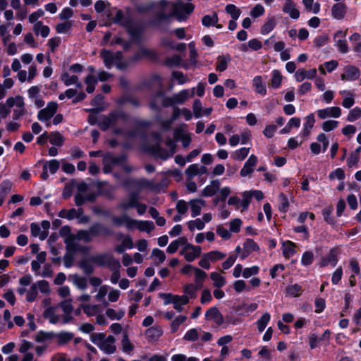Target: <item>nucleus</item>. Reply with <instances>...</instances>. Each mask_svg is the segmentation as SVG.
Returning <instances> with one entry per match:
<instances>
[{
	"label": "nucleus",
	"mask_w": 361,
	"mask_h": 361,
	"mask_svg": "<svg viewBox=\"0 0 361 361\" xmlns=\"http://www.w3.org/2000/svg\"><path fill=\"white\" fill-rule=\"evenodd\" d=\"M91 341L106 354H113L116 350V339L113 336L106 337L104 333H94L91 335Z\"/></svg>",
	"instance_id": "1"
},
{
	"label": "nucleus",
	"mask_w": 361,
	"mask_h": 361,
	"mask_svg": "<svg viewBox=\"0 0 361 361\" xmlns=\"http://www.w3.org/2000/svg\"><path fill=\"white\" fill-rule=\"evenodd\" d=\"M194 8L195 6L192 3H184L181 0H177L171 4V15H173L179 21L185 20Z\"/></svg>",
	"instance_id": "2"
},
{
	"label": "nucleus",
	"mask_w": 361,
	"mask_h": 361,
	"mask_svg": "<svg viewBox=\"0 0 361 361\" xmlns=\"http://www.w3.org/2000/svg\"><path fill=\"white\" fill-rule=\"evenodd\" d=\"M126 160L125 155L115 156L111 153H106L102 159L103 171L105 173L111 172L114 166L122 165Z\"/></svg>",
	"instance_id": "3"
},
{
	"label": "nucleus",
	"mask_w": 361,
	"mask_h": 361,
	"mask_svg": "<svg viewBox=\"0 0 361 361\" xmlns=\"http://www.w3.org/2000/svg\"><path fill=\"white\" fill-rule=\"evenodd\" d=\"M171 103L169 102V97H166L163 92H157L151 99L149 106L154 111H159L160 106H171Z\"/></svg>",
	"instance_id": "4"
},
{
	"label": "nucleus",
	"mask_w": 361,
	"mask_h": 361,
	"mask_svg": "<svg viewBox=\"0 0 361 361\" xmlns=\"http://www.w3.org/2000/svg\"><path fill=\"white\" fill-rule=\"evenodd\" d=\"M173 4V2L166 0H161L157 3L156 9L158 11V17L160 20H167L173 16V15H171V4Z\"/></svg>",
	"instance_id": "5"
},
{
	"label": "nucleus",
	"mask_w": 361,
	"mask_h": 361,
	"mask_svg": "<svg viewBox=\"0 0 361 361\" xmlns=\"http://www.w3.org/2000/svg\"><path fill=\"white\" fill-rule=\"evenodd\" d=\"M89 229L90 231L92 238L99 236L107 237L114 234V232L111 229L99 222L94 223Z\"/></svg>",
	"instance_id": "6"
},
{
	"label": "nucleus",
	"mask_w": 361,
	"mask_h": 361,
	"mask_svg": "<svg viewBox=\"0 0 361 361\" xmlns=\"http://www.w3.org/2000/svg\"><path fill=\"white\" fill-rule=\"evenodd\" d=\"M58 109L56 102H51L48 103L46 108L38 112L37 118L40 121H48L56 114Z\"/></svg>",
	"instance_id": "7"
},
{
	"label": "nucleus",
	"mask_w": 361,
	"mask_h": 361,
	"mask_svg": "<svg viewBox=\"0 0 361 361\" xmlns=\"http://www.w3.org/2000/svg\"><path fill=\"white\" fill-rule=\"evenodd\" d=\"M180 254L188 262H192L201 255V247L192 245H186L181 250Z\"/></svg>",
	"instance_id": "8"
},
{
	"label": "nucleus",
	"mask_w": 361,
	"mask_h": 361,
	"mask_svg": "<svg viewBox=\"0 0 361 361\" xmlns=\"http://www.w3.org/2000/svg\"><path fill=\"white\" fill-rule=\"evenodd\" d=\"M123 27L127 30L132 39L136 42L140 40L143 30L141 25L131 20L130 22L123 23Z\"/></svg>",
	"instance_id": "9"
},
{
	"label": "nucleus",
	"mask_w": 361,
	"mask_h": 361,
	"mask_svg": "<svg viewBox=\"0 0 361 361\" xmlns=\"http://www.w3.org/2000/svg\"><path fill=\"white\" fill-rule=\"evenodd\" d=\"M98 195L104 196L108 200L114 199L115 188L106 182H97Z\"/></svg>",
	"instance_id": "10"
},
{
	"label": "nucleus",
	"mask_w": 361,
	"mask_h": 361,
	"mask_svg": "<svg viewBox=\"0 0 361 361\" xmlns=\"http://www.w3.org/2000/svg\"><path fill=\"white\" fill-rule=\"evenodd\" d=\"M138 200L139 194L137 192H133L120 202L118 207L123 210H128L130 208H133L137 205Z\"/></svg>",
	"instance_id": "11"
},
{
	"label": "nucleus",
	"mask_w": 361,
	"mask_h": 361,
	"mask_svg": "<svg viewBox=\"0 0 361 361\" xmlns=\"http://www.w3.org/2000/svg\"><path fill=\"white\" fill-rule=\"evenodd\" d=\"M195 88L192 89V93L190 95L189 91L187 90H184L178 92V94H173L172 97H169V102L171 103V106L175 104H182L187 101L190 97H192L195 94L194 93Z\"/></svg>",
	"instance_id": "12"
},
{
	"label": "nucleus",
	"mask_w": 361,
	"mask_h": 361,
	"mask_svg": "<svg viewBox=\"0 0 361 361\" xmlns=\"http://www.w3.org/2000/svg\"><path fill=\"white\" fill-rule=\"evenodd\" d=\"M340 252L338 247L332 248L326 257H322L320 267H324L327 264L332 263L333 266L335 267L338 261V255Z\"/></svg>",
	"instance_id": "13"
},
{
	"label": "nucleus",
	"mask_w": 361,
	"mask_h": 361,
	"mask_svg": "<svg viewBox=\"0 0 361 361\" xmlns=\"http://www.w3.org/2000/svg\"><path fill=\"white\" fill-rule=\"evenodd\" d=\"M206 319L214 321L218 326L224 323V318L217 307L209 309L205 314Z\"/></svg>",
	"instance_id": "14"
},
{
	"label": "nucleus",
	"mask_w": 361,
	"mask_h": 361,
	"mask_svg": "<svg viewBox=\"0 0 361 361\" xmlns=\"http://www.w3.org/2000/svg\"><path fill=\"white\" fill-rule=\"evenodd\" d=\"M149 150L154 157H159L163 160H166L174 154L173 151H167L161 148L159 145L149 147Z\"/></svg>",
	"instance_id": "15"
},
{
	"label": "nucleus",
	"mask_w": 361,
	"mask_h": 361,
	"mask_svg": "<svg viewBox=\"0 0 361 361\" xmlns=\"http://www.w3.org/2000/svg\"><path fill=\"white\" fill-rule=\"evenodd\" d=\"M341 110L339 107L334 106L320 109L317 111V115L321 119H324L327 117L338 118L341 116Z\"/></svg>",
	"instance_id": "16"
},
{
	"label": "nucleus",
	"mask_w": 361,
	"mask_h": 361,
	"mask_svg": "<svg viewBox=\"0 0 361 361\" xmlns=\"http://www.w3.org/2000/svg\"><path fill=\"white\" fill-rule=\"evenodd\" d=\"M257 158L254 154H252L247 161L245 162L244 166L240 171V176L245 177L250 174L253 171V167L256 166Z\"/></svg>",
	"instance_id": "17"
},
{
	"label": "nucleus",
	"mask_w": 361,
	"mask_h": 361,
	"mask_svg": "<svg viewBox=\"0 0 361 361\" xmlns=\"http://www.w3.org/2000/svg\"><path fill=\"white\" fill-rule=\"evenodd\" d=\"M192 216L195 217L200 214L202 207L205 206V201L202 199H194L189 202Z\"/></svg>",
	"instance_id": "18"
},
{
	"label": "nucleus",
	"mask_w": 361,
	"mask_h": 361,
	"mask_svg": "<svg viewBox=\"0 0 361 361\" xmlns=\"http://www.w3.org/2000/svg\"><path fill=\"white\" fill-rule=\"evenodd\" d=\"M360 75L359 70L355 66H348L345 69V73L341 75L343 80H353L358 78Z\"/></svg>",
	"instance_id": "19"
},
{
	"label": "nucleus",
	"mask_w": 361,
	"mask_h": 361,
	"mask_svg": "<svg viewBox=\"0 0 361 361\" xmlns=\"http://www.w3.org/2000/svg\"><path fill=\"white\" fill-rule=\"evenodd\" d=\"M100 56L103 59L104 63L107 68L110 69L114 65H115L116 61L112 51L106 49H102L100 51Z\"/></svg>",
	"instance_id": "20"
},
{
	"label": "nucleus",
	"mask_w": 361,
	"mask_h": 361,
	"mask_svg": "<svg viewBox=\"0 0 361 361\" xmlns=\"http://www.w3.org/2000/svg\"><path fill=\"white\" fill-rule=\"evenodd\" d=\"M316 75L317 70L315 68L311 69L309 71H306L304 69H299L295 72V77L297 81L301 82L306 78L312 79L315 78Z\"/></svg>",
	"instance_id": "21"
},
{
	"label": "nucleus",
	"mask_w": 361,
	"mask_h": 361,
	"mask_svg": "<svg viewBox=\"0 0 361 361\" xmlns=\"http://www.w3.org/2000/svg\"><path fill=\"white\" fill-rule=\"evenodd\" d=\"M163 331L159 326H152L147 329L145 335L150 342L156 341L162 335Z\"/></svg>",
	"instance_id": "22"
},
{
	"label": "nucleus",
	"mask_w": 361,
	"mask_h": 361,
	"mask_svg": "<svg viewBox=\"0 0 361 361\" xmlns=\"http://www.w3.org/2000/svg\"><path fill=\"white\" fill-rule=\"evenodd\" d=\"M111 254L110 253H103L95 255L90 257V260L94 263L97 264L98 266L104 267L106 265L109 259H110Z\"/></svg>",
	"instance_id": "23"
},
{
	"label": "nucleus",
	"mask_w": 361,
	"mask_h": 361,
	"mask_svg": "<svg viewBox=\"0 0 361 361\" xmlns=\"http://www.w3.org/2000/svg\"><path fill=\"white\" fill-rule=\"evenodd\" d=\"M346 12V6L343 3H337L332 6V16L338 20L343 18Z\"/></svg>",
	"instance_id": "24"
},
{
	"label": "nucleus",
	"mask_w": 361,
	"mask_h": 361,
	"mask_svg": "<svg viewBox=\"0 0 361 361\" xmlns=\"http://www.w3.org/2000/svg\"><path fill=\"white\" fill-rule=\"evenodd\" d=\"M73 334L71 332L54 333V338H56L59 345H65L73 338Z\"/></svg>",
	"instance_id": "25"
},
{
	"label": "nucleus",
	"mask_w": 361,
	"mask_h": 361,
	"mask_svg": "<svg viewBox=\"0 0 361 361\" xmlns=\"http://www.w3.org/2000/svg\"><path fill=\"white\" fill-rule=\"evenodd\" d=\"M283 11L289 14L290 17L293 19H298L300 16V12L295 8V4L294 2L284 4Z\"/></svg>",
	"instance_id": "26"
},
{
	"label": "nucleus",
	"mask_w": 361,
	"mask_h": 361,
	"mask_svg": "<svg viewBox=\"0 0 361 361\" xmlns=\"http://www.w3.org/2000/svg\"><path fill=\"white\" fill-rule=\"evenodd\" d=\"M220 183L218 180H212L211 184L207 185L202 192L203 196H212L219 189Z\"/></svg>",
	"instance_id": "27"
},
{
	"label": "nucleus",
	"mask_w": 361,
	"mask_h": 361,
	"mask_svg": "<svg viewBox=\"0 0 361 361\" xmlns=\"http://www.w3.org/2000/svg\"><path fill=\"white\" fill-rule=\"evenodd\" d=\"M56 309L54 307H49L43 313L44 317L52 324H56L59 321V316L56 314Z\"/></svg>",
	"instance_id": "28"
},
{
	"label": "nucleus",
	"mask_w": 361,
	"mask_h": 361,
	"mask_svg": "<svg viewBox=\"0 0 361 361\" xmlns=\"http://www.w3.org/2000/svg\"><path fill=\"white\" fill-rule=\"evenodd\" d=\"M123 338L121 341L122 350L124 353L130 354L134 350V345L131 343L126 331L123 332Z\"/></svg>",
	"instance_id": "29"
},
{
	"label": "nucleus",
	"mask_w": 361,
	"mask_h": 361,
	"mask_svg": "<svg viewBox=\"0 0 361 361\" xmlns=\"http://www.w3.org/2000/svg\"><path fill=\"white\" fill-rule=\"evenodd\" d=\"M107 118L110 121L111 126H113L117 124L120 121H126L127 116L122 112L116 111L109 114Z\"/></svg>",
	"instance_id": "30"
},
{
	"label": "nucleus",
	"mask_w": 361,
	"mask_h": 361,
	"mask_svg": "<svg viewBox=\"0 0 361 361\" xmlns=\"http://www.w3.org/2000/svg\"><path fill=\"white\" fill-rule=\"evenodd\" d=\"M253 85L255 88V92L262 95L267 94V90L264 85L262 78L259 75L256 76L253 79Z\"/></svg>",
	"instance_id": "31"
},
{
	"label": "nucleus",
	"mask_w": 361,
	"mask_h": 361,
	"mask_svg": "<svg viewBox=\"0 0 361 361\" xmlns=\"http://www.w3.org/2000/svg\"><path fill=\"white\" fill-rule=\"evenodd\" d=\"M188 303V297L185 295H176L173 302V308L178 312H182V306Z\"/></svg>",
	"instance_id": "32"
},
{
	"label": "nucleus",
	"mask_w": 361,
	"mask_h": 361,
	"mask_svg": "<svg viewBox=\"0 0 361 361\" xmlns=\"http://www.w3.org/2000/svg\"><path fill=\"white\" fill-rule=\"evenodd\" d=\"M33 30L36 35L40 34L42 37H47L49 33V28L43 25L41 21L37 22L33 26Z\"/></svg>",
	"instance_id": "33"
},
{
	"label": "nucleus",
	"mask_w": 361,
	"mask_h": 361,
	"mask_svg": "<svg viewBox=\"0 0 361 361\" xmlns=\"http://www.w3.org/2000/svg\"><path fill=\"white\" fill-rule=\"evenodd\" d=\"M49 137L50 143L53 145L60 147L63 145L64 137L57 131L51 133L50 135H49Z\"/></svg>",
	"instance_id": "34"
},
{
	"label": "nucleus",
	"mask_w": 361,
	"mask_h": 361,
	"mask_svg": "<svg viewBox=\"0 0 361 361\" xmlns=\"http://www.w3.org/2000/svg\"><path fill=\"white\" fill-rule=\"evenodd\" d=\"M216 71H224L227 68L228 63L231 61L229 55L219 56L217 58Z\"/></svg>",
	"instance_id": "35"
},
{
	"label": "nucleus",
	"mask_w": 361,
	"mask_h": 361,
	"mask_svg": "<svg viewBox=\"0 0 361 361\" xmlns=\"http://www.w3.org/2000/svg\"><path fill=\"white\" fill-rule=\"evenodd\" d=\"M30 230L33 236H39V239L42 240H44L47 237V231H42L40 227L36 224L32 223L30 225Z\"/></svg>",
	"instance_id": "36"
},
{
	"label": "nucleus",
	"mask_w": 361,
	"mask_h": 361,
	"mask_svg": "<svg viewBox=\"0 0 361 361\" xmlns=\"http://www.w3.org/2000/svg\"><path fill=\"white\" fill-rule=\"evenodd\" d=\"M302 3L308 11L317 14L319 12L320 4L318 2L314 3V0H302Z\"/></svg>",
	"instance_id": "37"
},
{
	"label": "nucleus",
	"mask_w": 361,
	"mask_h": 361,
	"mask_svg": "<svg viewBox=\"0 0 361 361\" xmlns=\"http://www.w3.org/2000/svg\"><path fill=\"white\" fill-rule=\"evenodd\" d=\"M92 262L88 259H82L79 262V267L85 274H91L94 272V267Z\"/></svg>",
	"instance_id": "38"
},
{
	"label": "nucleus",
	"mask_w": 361,
	"mask_h": 361,
	"mask_svg": "<svg viewBox=\"0 0 361 361\" xmlns=\"http://www.w3.org/2000/svg\"><path fill=\"white\" fill-rule=\"evenodd\" d=\"M73 283L80 290H85L87 287V279L77 274L72 276Z\"/></svg>",
	"instance_id": "39"
},
{
	"label": "nucleus",
	"mask_w": 361,
	"mask_h": 361,
	"mask_svg": "<svg viewBox=\"0 0 361 361\" xmlns=\"http://www.w3.org/2000/svg\"><path fill=\"white\" fill-rule=\"evenodd\" d=\"M75 238L78 240H83L85 243H90L93 240L90 229L78 231L76 233Z\"/></svg>",
	"instance_id": "40"
},
{
	"label": "nucleus",
	"mask_w": 361,
	"mask_h": 361,
	"mask_svg": "<svg viewBox=\"0 0 361 361\" xmlns=\"http://www.w3.org/2000/svg\"><path fill=\"white\" fill-rule=\"evenodd\" d=\"M85 82L87 85L86 91L88 93H92L97 82L96 78L93 75H88L85 79Z\"/></svg>",
	"instance_id": "41"
},
{
	"label": "nucleus",
	"mask_w": 361,
	"mask_h": 361,
	"mask_svg": "<svg viewBox=\"0 0 361 361\" xmlns=\"http://www.w3.org/2000/svg\"><path fill=\"white\" fill-rule=\"evenodd\" d=\"M225 10L233 20H237L241 13L240 10L234 4H228Z\"/></svg>",
	"instance_id": "42"
},
{
	"label": "nucleus",
	"mask_w": 361,
	"mask_h": 361,
	"mask_svg": "<svg viewBox=\"0 0 361 361\" xmlns=\"http://www.w3.org/2000/svg\"><path fill=\"white\" fill-rule=\"evenodd\" d=\"M295 244L291 241H287L283 243V253L285 257L288 258L292 256L294 252Z\"/></svg>",
	"instance_id": "43"
},
{
	"label": "nucleus",
	"mask_w": 361,
	"mask_h": 361,
	"mask_svg": "<svg viewBox=\"0 0 361 361\" xmlns=\"http://www.w3.org/2000/svg\"><path fill=\"white\" fill-rule=\"evenodd\" d=\"M315 120L313 114H310L306 117V122L305 123L304 129H303V135L307 136L312 127L314 126Z\"/></svg>",
	"instance_id": "44"
},
{
	"label": "nucleus",
	"mask_w": 361,
	"mask_h": 361,
	"mask_svg": "<svg viewBox=\"0 0 361 361\" xmlns=\"http://www.w3.org/2000/svg\"><path fill=\"white\" fill-rule=\"evenodd\" d=\"M154 228V223L149 221H139L137 226V228L140 231H145L148 233L153 231Z\"/></svg>",
	"instance_id": "45"
},
{
	"label": "nucleus",
	"mask_w": 361,
	"mask_h": 361,
	"mask_svg": "<svg viewBox=\"0 0 361 361\" xmlns=\"http://www.w3.org/2000/svg\"><path fill=\"white\" fill-rule=\"evenodd\" d=\"M218 16L216 13H214L212 16L207 15L202 19V23L205 27H209L211 25H216L218 23Z\"/></svg>",
	"instance_id": "46"
},
{
	"label": "nucleus",
	"mask_w": 361,
	"mask_h": 361,
	"mask_svg": "<svg viewBox=\"0 0 361 361\" xmlns=\"http://www.w3.org/2000/svg\"><path fill=\"white\" fill-rule=\"evenodd\" d=\"M270 320V314L267 312L263 314L261 318L257 321V329L259 332H262L265 328L267 324Z\"/></svg>",
	"instance_id": "47"
},
{
	"label": "nucleus",
	"mask_w": 361,
	"mask_h": 361,
	"mask_svg": "<svg viewBox=\"0 0 361 361\" xmlns=\"http://www.w3.org/2000/svg\"><path fill=\"white\" fill-rule=\"evenodd\" d=\"M210 278L214 281V286L217 288L222 287L226 283L225 279L216 272H212Z\"/></svg>",
	"instance_id": "48"
},
{
	"label": "nucleus",
	"mask_w": 361,
	"mask_h": 361,
	"mask_svg": "<svg viewBox=\"0 0 361 361\" xmlns=\"http://www.w3.org/2000/svg\"><path fill=\"white\" fill-rule=\"evenodd\" d=\"M38 295V291L36 286L32 283L27 291L26 300L29 302L35 301Z\"/></svg>",
	"instance_id": "49"
},
{
	"label": "nucleus",
	"mask_w": 361,
	"mask_h": 361,
	"mask_svg": "<svg viewBox=\"0 0 361 361\" xmlns=\"http://www.w3.org/2000/svg\"><path fill=\"white\" fill-rule=\"evenodd\" d=\"M282 81V75L278 70H274L272 72V78L271 80V86L274 88H278Z\"/></svg>",
	"instance_id": "50"
},
{
	"label": "nucleus",
	"mask_w": 361,
	"mask_h": 361,
	"mask_svg": "<svg viewBox=\"0 0 361 361\" xmlns=\"http://www.w3.org/2000/svg\"><path fill=\"white\" fill-rule=\"evenodd\" d=\"M132 19L130 18H125L121 10L116 12L115 17L113 18V23L118 24L123 27V23L130 22Z\"/></svg>",
	"instance_id": "51"
},
{
	"label": "nucleus",
	"mask_w": 361,
	"mask_h": 361,
	"mask_svg": "<svg viewBox=\"0 0 361 361\" xmlns=\"http://www.w3.org/2000/svg\"><path fill=\"white\" fill-rule=\"evenodd\" d=\"M61 80L66 86H69L74 83H76L78 80L77 75H70L67 73H64L61 75Z\"/></svg>",
	"instance_id": "52"
},
{
	"label": "nucleus",
	"mask_w": 361,
	"mask_h": 361,
	"mask_svg": "<svg viewBox=\"0 0 361 361\" xmlns=\"http://www.w3.org/2000/svg\"><path fill=\"white\" fill-rule=\"evenodd\" d=\"M52 338H54L53 332L46 333L44 331H39L35 336V341L37 343H43L47 340Z\"/></svg>",
	"instance_id": "53"
},
{
	"label": "nucleus",
	"mask_w": 361,
	"mask_h": 361,
	"mask_svg": "<svg viewBox=\"0 0 361 361\" xmlns=\"http://www.w3.org/2000/svg\"><path fill=\"white\" fill-rule=\"evenodd\" d=\"M275 25H276V22H275L274 18H270L262 27V28H261L262 34H263V35L268 34L274 28Z\"/></svg>",
	"instance_id": "54"
},
{
	"label": "nucleus",
	"mask_w": 361,
	"mask_h": 361,
	"mask_svg": "<svg viewBox=\"0 0 361 361\" xmlns=\"http://www.w3.org/2000/svg\"><path fill=\"white\" fill-rule=\"evenodd\" d=\"M106 314L111 319H121L124 316V312L123 310L116 312L114 309L109 308L106 310Z\"/></svg>",
	"instance_id": "55"
},
{
	"label": "nucleus",
	"mask_w": 361,
	"mask_h": 361,
	"mask_svg": "<svg viewBox=\"0 0 361 361\" xmlns=\"http://www.w3.org/2000/svg\"><path fill=\"white\" fill-rule=\"evenodd\" d=\"M37 288H39L41 293L49 294L50 293V288L49 282L45 280H40L34 283Z\"/></svg>",
	"instance_id": "56"
},
{
	"label": "nucleus",
	"mask_w": 361,
	"mask_h": 361,
	"mask_svg": "<svg viewBox=\"0 0 361 361\" xmlns=\"http://www.w3.org/2000/svg\"><path fill=\"white\" fill-rule=\"evenodd\" d=\"M244 250L246 252H247V254H249L253 251L258 250L259 246L253 240L248 239L244 243Z\"/></svg>",
	"instance_id": "57"
},
{
	"label": "nucleus",
	"mask_w": 361,
	"mask_h": 361,
	"mask_svg": "<svg viewBox=\"0 0 361 361\" xmlns=\"http://www.w3.org/2000/svg\"><path fill=\"white\" fill-rule=\"evenodd\" d=\"M286 290L289 295L296 297L300 295L302 288L298 284H294L287 286Z\"/></svg>",
	"instance_id": "58"
},
{
	"label": "nucleus",
	"mask_w": 361,
	"mask_h": 361,
	"mask_svg": "<svg viewBox=\"0 0 361 361\" xmlns=\"http://www.w3.org/2000/svg\"><path fill=\"white\" fill-rule=\"evenodd\" d=\"M250 152V148L243 147L234 152L233 157L237 160H243Z\"/></svg>",
	"instance_id": "59"
},
{
	"label": "nucleus",
	"mask_w": 361,
	"mask_h": 361,
	"mask_svg": "<svg viewBox=\"0 0 361 361\" xmlns=\"http://www.w3.org/2000/svg\"><path fill=\"white\" fill-rule=\"evenodd\" d=\"M188 228L190 231H193L195 228H197L198 230H202L204 227V221L200 219H197L194 221H190L188 223Z\"/></svg>",
	"instance_id": "60"
},
{
	"label": "nucleus",
	"mask_w": 361,
	"mask_h": 361,
	"mask_svg": "<svg viewBox=\"0 0 361 361\" xmlns=\"http://www.w3.org/2000/svg\"><path fill=\"white\" fill-rule=\"evenodd\" d=\"M184 293L188 298H196L197 288L194 284H187L184 286Z\"/></svg>",
	"instance_id": "61"
},
{
	"label": "nucleus",
	"mask_w": 361,
	"mask_h": 361,
	"mask_svg": "<svg viewBox=\"0 0 361 361\" xmlns=\"http://www.w3.org/2000/svg\"><path fill=\"white\" fill-rule=\"evenodd\" d=\"M207 257H208L209 261L215 262L221 259H224L226 257V255L219 252V251H212L205 254Z\"/></svg>",
	"instance_id": "62"
},
{
	"label": "nucleus",
	"mask_w": 361,
	"mask_h": 361,
	"mask_svg": "<svg viewBox=\"0 0 361 361\" xmlns=\"http://www.w3.org/2000/svg\"><path fill=\"white\" fill-rule=\"evenodd\" d=\"M185 174L188 179H191L196 175L199 174L198 165L196 164L190 165L185 170Z\"/></svg>",
	"instance_id": "63"
},
{
	"label": "nucleus",
	"mask_w": 361,
	"mask_h": 361,
	"mask_svg": "<svg viewBox=\"0 0 361 361\" xmlns=\"http://www.w3.org/2000/svg\"><path fill=\"white\" fill-rule=\"evenodd\" d=\"M361 116V109L358 107H355L350 111L347 120L350 122H353Z\"/></svg>",
	"instance_id": "64"
}]
</instances>
